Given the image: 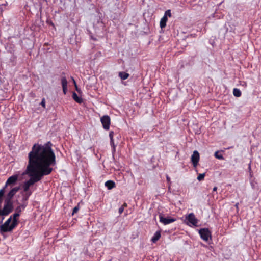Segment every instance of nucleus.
Returning a JSON list of instances; mask_svg holds the SVG:
<instances>
[{
  "mask_svg": "<svg viewBox=\"0 0 261 261\" xmlns=\"http://www.w3.org/2000/svg\"><path fill=\"white\" fill-rule=\"evenodd\" d=\"M52 146L50 141L44 144L35 143L28 153L27 172L31 177L23 185V201H28L32 195V191L30 190L31 186L52 172L51 167L56 164V155Z\"/></svg>",
  "mask_w": 261,
  "mask_h": 261,
  "instance_id": "obj_1",
  "label": "nucleus"
},
{
  "mask_svg": "<svg viewBox=\"0 0 261 261\" xmlns=\"http://www.w3.org/2000/svg\"><path fill=\"white\" fill-rule=\"evenodd\" d=\"M13 226L12 217L10 216L5 223L0 226V232H11L16 226Z\"/></svg>",
  "mask_w": 261,
  "mask_h": 261,
  "instance_id": "obj_2",
  "label": "nucleus"
},
{
  "mask_svg": "<svg viewBox=\"0 0 261 261\" xmlns=\"http://www.w3.org/2000/svg\"><path fill=\"white\" fill-rule=\"evenodd\" d=\"M18 176L17 175H14L10 176L7 180L5 186L2 188L6 191V189L10 188V190L13 188V187L16 183L18 180Z\"/></svg>",
  "mask_w": 261,
  "mask_h": 261,
  "instance_id": "obj_3",
  "label": "nucleus"
},
{
  "mask_svg": "<svg viewBox=\"0 0 261 261\" xmlns=\"http://www.w3.org/2000/svg\"><path fill=\"white\" fill-rule=\"evenodd\" d=\"M185 219L188 222V225L190 226H197L198 220L195 217L194 213H192L188 214L186 216Z\"/></svg>",
  "mask_w": 261,
  "mask_h": 261,
  "instance_id": "obj_4",
  "label": "nucleus"
},
{
  "mask_svg": "<svg viewBox=\"0 0 261 261\" xmlns=\"http://www.w3.org/2000/svg\"><path fill=\"white\" fill-rule=\"evenodd\" d=\"M100 121L103 128L105 130H108L110 128L111 123V119L108 115H104L100 118Z\"/></svg>",
  "mask_w": 261,
  "mask_h": 261,
  "instance_id": "obj_5",
  "label": "nucleus"
},
{
  "mask_svg": "<svg viewBox=\"0 0 261 261\" xmlns=\"http://www.w3.org/2000/svg\"><path fill=\"white\" fill-rule=\"evenodd\" d=\"M159 219L160 222L165 225L173 223L176 220L175 218L171 217H164L162 214L159 215Z\"/></svg>",
  "mask_w": 261,
  "mask_h": 261,
  "instance_id": "obj_6",
  "label": "nucleus"
},
{
  "mask_svg": "<svg viewBox=\"0 0 261 261\" xmlns=\"http://www.w3.org/2000/svg\"><path fill=\"white\" fill-rule=\"evenodd\" d=\"M200 237L205 241H207L209 237H211V233L207 228H202L199 230Z\"/></svg>",
  "mask_w": 261,
  "mask_h": 261,
  "instance_id": "obj_7",
  "label": "nucleus"
},
{
  "mask_svg": "<svg viewBox=\"0 0 261 261\" xmlns=\"http://www.w3.org/2000/svg\"><path fill=\"white\" fill-rule=\"evenodd\" d=\"M191 160L193 165V166L194 167H196L197 166V164L199 161V153L197 150L194 151L191 156Z\"/></svg>",
  "mask_w": 261,
  "mask_h": 261,
  "instance_id": "obj_8",
  "label": "nucleus"
},
{
  "mask_svg": "<svg viewBox=\"0 0 261 261\" xmlns=\"http://www.w3.org/2000/svg\"><path fill=\"white\" fill-rule=\"evenodd\" d=\"M28 204V201H23L21 200V204L18 206L15 209V213L20 214L22 211L24 210Z\"/></svg>",
  "mask_w": 261,
  "mask_h": 261,
  "instance_id": "obj_9",
  "label": "nucleus"
},
{
  "mask_svg": "<svg viewBox=\"0 0 261 261\" xmlns=\"http://www.w3.org/2000/svg\"><path fill=\"white\" fill-rule=\"evenodd\" d=\"M61 84L63 92L64 94H66L67 91L68 82L65 76H62L61 77Z\"/></svg>",
  "mask_w": 261,
  "mask_h": 261,
  "instance_id": "obj_10",
  "label": "nucleus"
},
{
  "mask_svg": "<svg viewBox=\"0 0 261 261\" xmlns=\"http://www.w3.org/2000/svg\"><path fill=\"white\" fill-rule=\"evenodd\" d=\"M12 217V221H13V226H17L18 224V217L20 216V214L15 213L11 216Z\"/></svg>",
  "mask_w": 261,
  "mask_h": 261,
  "instance_id": "obj_11",
  "label": "nucleus"
},
{
  "mask_svg": "<svg viewBox=\"0 0 261 261\" xmlns=\"http://www.w3.org/2000/svg\"><path fill=\"white\" fill-rule=\"evenodd\" d=\"M161 230L157 231L153 235L152 238H151V241L155 243H156L161 238Z\"/></svg>",
  "mask_w": 261,
  "mask_h": 261,
  "instance_id": "obj_12",
  "label": "nucleus"
},
{
  "mask_svg": "<svg viewBox=\"0 0 261 261\" xmlns=\"http://www.w3.org/2000/svg\"><path fill=\"white\" fill-rule=\"evenodd\" d=\"M105 186L108 188L109 190L112 189L114 187H115L116 185L114 181L112 180H108L105 182Z\"/></svg>",
  "mask_w": 261,
  "mask_h": 261,
  "instance_id": "obj_13",
  "label": "nucleus"
},
{
  "mask_svg": "<svg viewBox=\"0 0 261 261\" xmlns=\"http://www.w3.org/2000/svg\"><path fill=\"white\" fill-rule=\"evenodd\" d=\"M168 19L166 16H163L160 21V25L161 28H164L166 25V23L167 22Z\"/></svg>",
  "mask_w": 261,
  "mask_h": 261,
  "instance_id": "obj_14",
  "label": "nucleus"
},
{
  "mask_svg": "<svg viewBox=\"0 0 261 261\" xmlns=\"http://www.w3.org/2000/svg\"><path fill=\"white\" fill-rule=\"evenodd\" d=\"M72 98L76 102L79 103H81L83 102L82 98L79 97L77 94L74 92L72 94Z\"/></svg>",
  "mask_w": 261,
  "mask_h": 261,
  "instance_id": "obj_15",
  "label": "nucleus"
},
{
  "mask_svg": "<svg viewBox=\"0 0 261 261\" xmlns=\"http://www.w3.org/2000/svg\"><path fill=\"white\" fill-rule=\"evenodd\" d=\"M119 76L122 80H126L129 77V74L125 72H120Z\"/></svg>",
  "mask_w": 261,
  "mask_h": 261,
  "instance_id": "obj_16",
  "label": "nucleus"
},
{
  "mask_svg": "<svg viewBox=\"0 0 261 261\" xmlns=\"http://www.w3.org/2000/svg\"><path fill=\"white\" fill-rule=\"evenodd\" d=\"M233 94L237 97H239L241 96L242 93L240 89L238 88H234L233 90Z\"/></svg>",
  "mask_w": 261,
  "mask_h": 261,
  "instance_id": "obj_17",
  "label": "nucleus"
},
{
  "mask_svg": "<svg viewBox=\"0 0 261 261\" xmlns=\"http://www.w3.org/2000/svg\"><path fill=\"white\" fill-rule=\"evenodd\" d=\"M127 206V204L126 203L124 202L122 206L119 208V214H121L125 207Z\"/></svg>",
  "mask_w": 261,
  "mask_h": 261,
  "instance_id": "obj_18",
  "label": "nucleus"
},
{
  "mask_svg": "<svg viewBox=\"0 0 261 261\" xmlns=\"http://www.w3.org/2000/svg\"><path fill=\"white\" fill-rule=\"evenodd\" d=\"M214 156L216 158L218 159H220V160H223L224 159V158L222 155V154H218V151H216L215 152V154H214Z\"/></svg>",
  "mask_w": 261,
  "mask_h": 261,
  "instance_id": "obj_19",
  "label": "nucleus"
},
{
  "mask_svg": "<svg viewBox=\"0 0 261 261\" xmlns=\"http://www.w3.org/2000/svg\"><path fill=\"white\" fill-rule=\"evenodd\" d=\"M110 144L111 146L112 147V152L114 153L116 151V146L114 144V141L112 140V142L110 141Z\"/></svg>",
  "mask_w": 261,
  "mask_h": 261,
  "instance_id": "obj_20",
  "label": "nucleus"
},
{
  "mask_svg": "<svg viewBox=\"0 0 261 261\" xmlns=\"http://www.w3.org/2000/svg\"><path fill=\"white\" fill-rule=\"evenodd\" d=\"M204 177H205V173L199 174L197 177V179L199 181H201V180H203Z\"/></svg>",
  "mask_w": 261,
  "mask_h": 261,
  "instance_id": "obj_21",
  "label": "nucleus"
},
{
  "mask_svg": "<svg viewBox=\"0 0 261 261\" xmlns=\"http://www.w3.org/2000/svg\"><path fill=\"white\" fill-rule=\"evenodd\" d=\"M164 16H166L167 18V17H171V13L170 10H168L165 11Z\"/></svg>",
  "mask_w": 261,
  "mask_h": 261,
  "instance_id": "obj_22",
  "label": "nucleus"
},
{
  "mask_svg": "<svg viewBox=\"0 0 261 261\" xmlns=\"http://www.w3.org/2000/svg\"><path fill=\"white\" fill-rule=\"evenodd\" d=\"M114 132L113 131H110L109 133V137L111 140V142H112V140H114L113 137H114Z\"/></svg>",
  "mask_w": 261,
  "mask_h": 261,
  "instance_id": "obj_23",
  "label": "nucleus"
},
{
  "mask_svg": "<svg viewBox=\"0 0 261 261\" xmlns=\"http://www.w3.org/2000/svg\"><path fill=\"white\" fill-rule=\"evenodd\" d=\"M79 210V206H75L73 209L72 215H73L74 214L76 213Z\"/></svg>",
  "mask_w": 261,
  "mask_h": 261,
  "instance_id": "obj_24",
  "label": "nucleus"
},
{
  "mask_svg": "<svg viewBox=\"0 0 261 261\" xmlns=\"http://www.w3.org/2000/svg\"><path fill=\"white\" fill-rule=\"evenodd\" d=\"M40 104L42 106V107H43L44 108H45V98H43L42 99V101H41Z\"/></svg>",
  "mask_w": 261,
  "mask_h": 261,
  "instance_id": "obj_25",
  "label": "nucleus"
},
{
  "mask_svg": "<svg viewBox=\"0 0 261 261\" xmlns=\"http://www.w3.org/2000/svg\"><path fill=\"white\" fill-rule=\"evenodd\" d=\"M166 177H167V180L168 182L169 183L170 182V177L168 175H167Z\"/></svg>",
  "mask_w": 261,
  "mask_h": 261,
  "instance_id": "obj_26",
  "label": "nucleus"
},
{
  "mask_svg": "<svg viewBox=\"0 0 261 261\" xmlns=\"http://www.w3.org/2000/svg\"><path fill=\"white\" fill-rule=\"evenodd\" d=\"M71 79H72V81H73V83H74V84L75 85V86H76V82H75V81L74 80V79H73V77H71Z\"/></svg>",
  "mask_w": 261,
  "mask_h": 261,
  "instance_id": "obj_27",
  "label": "nucleus"
},
{
  "mask_svg": "<svg viewBox=\"0 0 261 261\" xmlns=\"http://www.w3.org/2000/svg\"><path fill=\"white\" fill-rule=\"evenodd\" d=\"M217 187H214L213 188V191H217Z\"/></svg>",
  "mask_w": 261,
  "mask_h": 261,
  "instance_id": "obj_28",
  "label": "nucleus"
},
{
  "mask_svg": "<svg viewBox=\"0 0 261 261\" xmlns=\"http://www.w3.org/2000/svg\"><path fill=\"white\" fill-rule=\"evenodd\" d=\"M238 205H239V203H236V205H235L236 207L237 208H238Z\"/></svg>",
  "mask_w": 261,
  "mask_h": 261,
  "instance_id": "obj_29",
  "label": "nucleus"
},
{
  "mask_svg": "<svg viewBox=\"0 0 261 261\" xmlns=\"http://www.w3.org/2000/svg\"><path fill=\"white\" fill-rule=\"evenodd\" d=\"M62 75H65V73H64V72H63V73H62Z\"/></svg>",
  "mask_w": 261,
  "mask_h": 261,
  "instance_id": "obj_30",
  "label": "nucleus"
}]
</instances>
